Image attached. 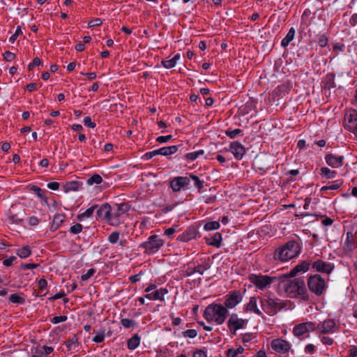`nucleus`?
I'll return each instance as SVG.
<instances>
[{"label": "nucleus", "instance_id": "nucleus-17", "mask_svg": "<svg viewBox=\"0 0 357 357\" xmlns=\"http://www.w3.org/2000/svg\"><path fill=\"white\" fill-rule=\"evenodd\" d=\"M325 160L328 165L333 168H338L343 165L344 156L336 155L333 153L326 154Z\"/></svg>", "mask_w": 357, "mask_h": 357}, {"label": "nucleus", "instance_id": "nucleus-59", "mask_svg": "<svg viewBox=\"0 0 357 357\" xmlns=\"http://www.w3.org/2000/svg\"><path fill=\"white\" fill-rule=\"evenodd\" d=\"M38 289L40 291H43L47 287V282L45 279L41 278L38 282Z\"/></svg>", "mask_w": 357, "mask_h": 357}, {"label": "nucleus", "instance_id": "nucleus-63", "mask_svg": "<svg viewBox=\"0 0 357 357\" xmlns=\"http://www.w3.org/2000/svg\"><path fill=\"white\" fill-rule=\"evenodd\" d=\"M102 24V20L100 18H96L92 20H91L88 23L89 27H94L97 26H100Z\"/></svg>", "mask_w": 357, "mask_h": 357}, {"label": "nucleus", "instance_id": "nucleus-10", "mask_svg": "<svg viewBox=\"0 0 357 357\" xmlns=\"http://www.w3.org/2000/svg\"><path fill=\"white\" fill-rule=\"evenodd\" d=\"M248 320L243 319L238 317L235 313L231 314L228 321L227 326L230 332L235 335L237 330L243 328L247 324Z\"/></svg>", "mask_w": 357, "mask_h": 357}, {"label": "nucleus", "instance_id": "nucleus-31", "mask_svg": "<svg viewBox=\"0 0 357 357\" xmlns=\"http://www.w3.org/2000/svg\"><path fill=\"white\" fill-rule=\"evenodd\" d=\"M306 333H307V329L306 328V325H305L304 323L296 325L293 330V333L296 337H300Z\"/></svg>", "mask_w": 357, "mask_h": 357}, {"label": "nucleus", "instance_id": "nucleus-3", "mask_svg": "<svg viewBox=\"0 0 357 357\" xmlns=\"http://www.w3.org/2000/svg\"><path fill=\"white\" fill-rule=\"evenodd\" d=\"M300 250L299 243L297 241H289L275 250L273 258L275 260L286 261L298 256Z\"/></svg>", "mask_w": 357, "mask_h": 357}, {"label": "nucleus", "instance_id": "nucleus-21", "mask_svg": "<svg viewBox=\"0 0 357 357\" xmlns=\"http://www.w3.org/2000/svg\"><path fill=\"white\" fill-rule=\"evenodd\" d=\"M210 268V265L208 263H205L203 264H199L198 266L195 267H188L185 275L186 276H190L195 273H199V274L202 275L205 271L208 270Z\"/></svg>", "mask_w": 357, "mask_h": 357}, {"label": "nucleus", "instance_id": "nucleus-60", "mask_svg": "<svg viewBox=\"0 0 357 357\" xmlns=\"http://www.w3.org/2000/svg\"><path fill=\"white\" fill-rule=\"evenodd\" d=\"M105 340V333L102 331L98 333L93 338V341L96 343H100Z\"/></svg>", "mask_w": 357, "mask_h": 357}, {"label": "nucleus", "instance_id": "nucleus-2", "mask_svg": "<svg viewBox=\"0 0 357 357\" xmlns=\"http://www.w3.org/2000/svg\"><path fill=\"white\" fill-rule=\"evenodd\" d=\"M228 314L229 312L224 305L213 303L206 307L204 317L208 322L214 321L220 325L225 321Z\"/></svg>", "mask_w": 357, "mask_h": 357}, {"label": "nucleus", "instance_id": "nucleus-4", "mask_svg": "<svg viewBox=\"0 0 357 357\" xmlns=\"http://www.w3.org/2000/svg\"><path fill=\"white\" fill-rule=\"evenodd\" d=\"M308 289L318 297L325 294L327 289L326 280L319 274L310 275L307 281Z\"/></svg>", "mask_w": 357, "mask_h": 357}, {"label": "nucleus", "instance_id": "nucleus-36", "mask_svg": "<svg viewBox=\"0 0 357 357\" xmlns=\"http://www.w3.org/2000/svg\"><path fill=\"white\" fill-rule=\"evenodd\" d=\"M204 150H199L197 151L188 153L185 155V158L187 160H189L190 161H193V160H196L199 156L204 155Z\"/></svg>", "mask_w": 357, "mask_h": 357}, {"label": "nucleus", "instance_id": "nucleus-25", "mask_svg": "<svg viewBox=\"0 0 357 357\" xmlns=\"http://www.w3.org/2000/svg\"><path fill=\"white\" fill-rule=\"evenodd\" d=\"M179 146H164L159 149L155 150L156 155H162L164 156H169L172 154L175 153L178 149Z\"/></svg>", "mask_w": 357, "mask_h": 357}, {"label": "nucleus", "instance_id": "nucleus-18", "mask_svg": "<svg viewBox=\"0 0 357 357\" xmlns=\"http://www.w3.org/2000/svg\"><path fill=\"white\" fill-rule=\"evenodd\" d=\"M229 151H231L236 160H241L245 153V147L238 142L231 143Z\"/></svg>", "mask_w": 357, "mask_h": 357}, {"label": "nucleus", "instance_id": "nucleus-9", "mask_svg": "<svg viewBox=\"0 0 357 357\" xmlns=\"http://www.w3.org/2000/svg\"><path fill=\"white\" fill-rule=\"evenodd\" d=\"M310 262L308 261H303L301 263L296 265L294 268H292L289 273L279 275V280L280 283L284 282L282 279L284 278H289L295 277L299 273H305L307 272L310 267Z\"/></svg>", "mask_w": 357, "mask_h": 357}, {"label": "nucleus", "instance_id": "nucleus-39", "mask_svg": "<svg viewBox=\"0 0 357 357\" xmlns=\"http://www.w3.org/2000/svg\"><path fill=\"white\" fill-rule=\"evenodd\" d=\"M244 351V348L241 346H240L236 349H229L227 351V357H235L238 354H242Z\"/></svg>", "mask_w": 357, "mask_h": 357}, {"label": "nucleus", "instance_id": "nucleus-40", "mask_svg": "<svg viewBox=\"0 0 357 357\" xmlns=\"http://www.w3.org/2000/svg\"><path fill=\"white\" fill-rule=\"evenodd\" d=\"M31 253V249L29 246H24L18 250L17 254L21 258H26Z\"/></svg>", "mask_w": 357, "mask_h": 357}, {"label": "nucleus", "instance_id": "nucleus-53", "mask_svg": "<svg viewBox=\"0 0 357 357\" xmlns=\"http://www.w3.org/2000/svg\"><path fill=\"white\" fill-rule=\"evenodd\" d=\"M31 190L36 192L37 196L41 199H43L45 197V191L40 189L39 187L36 185H33L31 187Z\"/></svg>", "mask_w": 357, "mask_h": 357}, {"label": "nucleus", "instance_id": "nucleus-55", "mask_svg": "<svg viewBox=\"0 0 357 357\" xmlns=\"http://www.w3.org/2000/svg\"><path fill=\"white\" fill-rule=\"evenodd\" d=\"M22 31L21 29V27L20 26H18L16 29L15 33L10 37V38H9L10 42L14 43V41L17 39V38L20 35H22Z\"/></svg>", "mask_w": 357, "mask_h": 357}, {"label": "nucleus", "instance_id": "nucleus-50", "mask_svg": "<svg viewBox=\"0 0 357 357\" xmlns=\"http://www.w3.org/2000/svg\"><path fill=\"white\" fill-rule=\"evenodd\" d=\"M299 174V170L298 169H293L287 172L286 173L287 176H289V177L287 178L288 182H292L294 181L296 179L294 178V176H296Z\"/></svg>", "mask_w": 357, "mask_h": 357}, {"label": "nucleus", "instance_id": "nucleus-12", "mask_svg": "<svg viewBox=\"0 0 357 357\" xmlns=\"http://www.w3.org/2000/svg\"><path fill=\"white\" fill-rule=\"evenodd\" d=\"M271 344L274 351L282 354L288 353L291 347L289 342L281 338L273 340Z\"/></svg>", "mask_w": 357, "mask_h": 357}, {"label": "nucleus", "instance_id": "nucleus-37", "mask_svg": "<svg viewBox=\"0 0 357 357\" xmlns=\"http://www.w3.org/2000/svg\"><path fill=\"white\" fill-rule=\"evenodd\" d=\"M10 302L17 304H24L25 303L24 298L20 296L17 294H13L9 296Z\"/></svg>", "mask_w": 357, "mask_h": 357}, {"label": "nucleus", "instance_id": "nucleus-14", "mask_svg": "<svg viewBox=\"0 0 357 357\" xmlns=\"http://www.w3.org/2000/svg\"><path fill=\"white\" fill-rule=\"evenodd\" d=\"M335 321L328 319L317 325V332L321 334L333 333L335 331Z\"/></svg>", "mask_w": 357, "mask_h": 357}, {"label": "nucleus", "instance_id": "nucleus-6", "mask_svg": "<svg viewBox=\"0 0 357 357\" xmlns=\"http://www.w3.org/2000/svg\"><path fill=\"white\" fill-rule=\"evenodd\" d=\"M165 241L158 235L150 236L147 241L141 243L139 248L144 250V253L152 255L157 252L163 246Z\"/></svg>", "mask_w": 357, "mask_h": 357}, {"label": "nucleus", "instance_id": "nucleus-52", "mask_svg": "<svg viewBox=\"0 0 357 357\" xmlns=\"http://www.w3.org/2000/svg\"><path fill=\"white\" fill-rule=\"evenodd\" d=\"M3 59L6 61H12L15 58V54L10 51H6L3 54Z\"/></svg>", "mask_w": 357, "mask_h": 357}, {"label": "nucleus", "instance_id": "nucleus-51", "mask_svg": "<svg viewBox=\"0 0 357 357\" xmlns=\"http://www.w3.org/2000/svg\"><path fill=\"white\" fill-rule=\"evenodd\" d=\"M318 43L320 47H325L328 45V38L326 36V35L323 34V35H321L319 38H318Z\"/></svg>", "mask_w": 357, "mask_h": 357}, {"label": "nucleus", "instance_id": "nucleus-54", "mask_svg": "<svg viewBox=\"0 0 357 357\" xmlns=\"http://www.w3.org/2000/svg\"><path fill=\"white\" fill-rule=\"evenodd\" d=\"M68 317L66 315H63V316H58V317H53L52 319H51V322L52 324H59L60 322H63V321H66L67 320Z\"/></svg>", "mask_w": 357, "mask_h": 357}, {"label": "nucleus", "instance_id": "nucleus-7", "mask_svg": "<svg viewBox=\"0 0 357 357\" xmlns=\"http://www.w3.org/2000/svg\"><path fill=\"white\" fill-rule=\"evenodd\" d=\"M259 300L262 310L268 315H274L284 307V305L278 300L265 297H260Z\"/></svg>", "mask_w": 357, "mask_h": 357}, {"label": "nucleus", "instance_id": "nucleus-42", "mask_svg": "<svg viewBox=\"0 0 357 357\" xmlns=\"http://www.w3.org/2000/svg\"><path fill=\"white\" fill-rule=\"evenodd\" d=\"M190 177L195 181V185L196 188H197L198 189V191L200 192V190L203 188L204 187V181H201L198 176H195V175H193V174H190Z\"/></svg>", "mask_w": 357, "mask_h": 357}, {"label": "nucleus", "instance_id": "nucleus-35", "mask_svg": "<svg viewBox=\"0 0 357 357\" xmlns=\"http://www.w3.org/2000/svg\"><path fill=\"white\" fill-rule=\"evenodd\" d=\"M321 174L326 178H333L335 177L337 173L334 170H331L328 167H321L320 169Z\"/></svg>", "mask_w": 357, "mask_h": 357}, {"label": "nucleus", "instance_id": "nucleus-43", "mask_svg": "<svg viewBox=\"0 0 357 357\" xmlns=\"http://www.w3.org/2000/svg\"><path fill=\"white\" fill-rule=\"evenodd\" d=\"M66 216L63 213H56L54 215L53 222L55 225L61 226L64 222Z\"/></svg>", "mask_w": 357, "mask_h": 357}, {"label": "nucleus", "instance_id": "nucleus-46", "mask_svg": "<svg viewBox=\"0 0 357 357\" xmlns=\"http://www.w3.org/2000/svg\"><path fill=\"white\" fill-rule=\"evenodd\" d=\"M120 234L119 231H113L108 236V241L112 244H115L119 239Z\"/></svg>", "mask_w": 357, "mask_h": 357}, {"label": "nucleus", "instance_id": "nucleus-26", "mask_svg": "<svg viewBox=\"0 0 357 357\" xmlns=\"http://www.w3.org/2000/svg\"><path fill=\"white\" fill-rule=\"evenodd\" d=\"M295 33H296V31H295V29L294 27H291L289 30L287 34L282 40V42H281V45L283 47H287L289 45V44L290 43V42H291L294 40V36H295Z\"/></svg>", "mask_w": 357, "mask_h": 357}, {"label": "nucleus", "instance_id": "nucleus-20", "mask_svg": "<svg viewBox=\"0 0 357 357\" xmlns=\"http://www.w3.org/2000/svg\"><path fill=\"white\" fill-rule=\"evenodd\" d=\"M245 312H253L255 314L263 317L262 312L257 307V299L255 296L251 297L248 303L246 305Z\"/></svg>", "mask_w": 357, "mask_h": 357}, {"label": "nucleus", "instance_id": "nucleus-13", "mask_svg": "<svg viewBox=\"0 0 357 357\" xmlns=\"http://www.w3.org/2000/svg\"><path fill=\"white\" fill-rule=\"evenodd\" d=\"M312 267L317 272L330 274L333 271L335 266L332 263L318 259L312 264Z\"/></svg>", "mask_w": 357, "mask_h": 357}, {"label": "nucleus", "instance_id": "nucleus-19", "mask_svg": "<svg viewBox=\"0 0 357 357\" xmlns=\"http://www.w3.org/2000/svg\"><path fill=\"white\" fill-rule=\"evenodd\" d=\"M198 231L195 227H190L181 234L178 236L177 240L182 242H188L197 237Z\"/></svg>", "mask_w": 357, "mask_h": 357}, {"label": "nucleus", "instance_id": "nucleus-8", "mask_svg": "<svg viewBox=\"0 0 357 357\" xmlns=\"http://www.w3.org/2000/svg\"><path fill=\"white\" fill-rule=\"evenodd\" d=\"M128 211V204L122 203L115 204L112 207L110 218H109V225L112 226H119L121 224V217Z\"/></svg>", "mask_w": 357, "mask_h": 357}, {"label": "nucleus", "instance_id": "nucleus-45", "mask_svg": "<svg viewBox=\"0 0 357 357\" xmlns=\"http://www.w3.org/2000/svg\"><path fill=\"white\" fill-rule=\"evenodd\" d=\"M243 130L239 128L235 130L228 129L225 131V134L231 139H234L238 135L241 134Z\"/></svg>", "mask_w": 357, "mask_h": 357}, {"label": "nucleus", "instance_id": "nucleus-32", "mask_svg": "<svg viewBox=\"0 0 357 357\" xmlns=\"http://www.w3.org/2000/svg\"><path fill=\"white\" fill-rule=\"evenodd\" d=\"M98 207V205H93L89 207L84 213H80L77 215L78 220H82L84 218H90L93 215L95 209H96Z\"/></svg>", "mask_w": 357, "mask_h": 357}, {"label": "nucleus", "instance_id": "nucleus-41", "mask_svg": "<svg viewBox=\"0 0 357 357\" xmlns=\"http://www.w3.org/2000/svg\"><path fill=\"white\" fill-rule=\"evenodd\" d=\"M121 324L126 328H130L136 326V321L133 319L124 318L121 320Z\"/></svg>", "mask_w": 357, "mask_h": 357}, {"label": "nucleus", "instance_id": "nucleus-30", "mask_svg": "<svg viewBox=\"0 0 357 357\" xmlns=\"http://www.w3.org/2000/svg\"><path fill=\"white\" fill-rule=\"evenodd\" d=\"M140 337L138 334H135L131 338L128 339V348L130 350H134L140 344Z\"/></svg>", "mask_w": 357, "mask_h": 357}, {"label": "nucleus", "instance_id": "nucleus-23", "mask_svg": "<svg viewBox=\"0 0 357 357\" xmlns=\"http://www.w3.org/2000/svg\"><path fill=\"white\" fill-rule=\"evenodd\" d=\"M222 240V234L220 232H216L213 236L210 238H206V243L208 245L220 248L221 245Z\"/></svg>", "mask_w": 357, "mask_h": 357}, {"label": "nucleus", "instance_id": "nucleus-1", "mask_svg": "<svg viewBox=\"0 0 357 357\" xmlns=\"http://www.w3.org/2000/svg\"><path fill=\"white\" fill-rule=\"evenodd\" d=\"M287 278L282 279L284 282L280 283L282 285L284 291L291 297H295L297 294L299 295L304 301H308L310 296L306 288L305 282L301 278H295L293 280H287Z\"/></svg>", "mask_w": 357, "mask_h": 357}, {"label": "nucleus", "instance_id": "nucleus-34", "mask_svg": "<svg viewBox=\"0 0 357 357\" xmlns=\"http://www.w3.org/2000/svg\"><path fill=\"white\" fill-rule=\"evenodd\" d=\"M342 182L341 181L337 180V181H333L332 184L330 185L323 186L321 188L320 191L324 192L327 190H337L338 188H340V187L342 185Z\"/></svg>", "mask_w": 357, "mask_h": 357}, {"label": "nucleus", "instance_id": "nucleus-33", "mask_svg": "<svg viewBox=\"0 0 357 357\" xmlns=\"http://www.w3.org/2000/svg\"><path fill=\"white\" fill-rule=\"evenodd\" d=\"M24 215V211H22L20 213H17V214H13L10 211L9 218L12 223L19 224L23 221Z\"/></svg>", "mask_w": 357, "mask_h": 357}, {"label": "nucleus", "instance_id": "nucleus-11", "mask_svg": "<svg viewBox=\"0 0 357 357\" xmlns=\"http://www.w3.org/2000/svg\"><path fill=\"white\" fill-rule=\"evenodd\" d=\"M243 295L239 290L231 291L225 296V307L233 308L242 301Z\"/></svg>", "mask_w": 357, "mask_h": 357}, {"label": "nucleus", "instance_id": "nucleus-44", "mask_svg": "<svg viewBox=\"0 0 357 357\" xmlns=\"http://www.w3.org/2000/svg\"><path fill=\"white\" fill-rule=\"evenodd\" d=\"M348 123H352L351 126H349L350 129L355 130L357 128V113L350 114Z\"/></svg>", "mask_w": 357, "mask_h": 357}, {"label": "nucleus", "instance_id": "nucleus-48", "mask_svg": "<svg viewBox=\"0 0 357 357\" xmlns=\"http://www.w3.org/2000/svg\"><path fill=\"white\" fill-rule=\"evenodd\" d=\"M182 335L185 337L194 338L197 336V332L195 329H188L183 331Z\"/></svg>", "mask_w": 357, "mask_h": 357}, {"label": "nucleus", "instance_id": "nucleus-57", "mask_svg": "<svg viewBox=\"0 0 357 357\" xmlns=\"http://www.w3.org/2000/svg\"><path fill=\"white\" fill-rule=\"evenodd\" d=\"M173 136L172 135H166V136H159L156 138V142L158 143H166L172 139Z\"/></svg>", "mask_w": 357, "mask_h": 357}, {"label": "nucleus", "instance_id": "nucleus-38", "mask_svg": "<svg viewBox=\"0 0 357 357\" xmlns=\"http://www.w3.org/2000/svg\"><path fill=\"white\" fill-rule=\"evenodd\" d=\"M220 227V223L218 221H212L206 222L204 225V229L206 231H212L219 229Z\"/></svg>", "mask_w": 357, "mask_h": 357}, {"label": "nucleus", "instance_id": "nucleus-29", "mask_svg": "<svg viewBox=\"0 0 357 357\" xmlns=\"http://www.w3.org/2000/svg\"><path fill=\"white\" fill-rule=\"evenodd\" d=\"M180 59V54H176L172 59H165L162 61V65L164 68L170 69L176 66V63L178 60Z\"/></svg>", "mask_w": 357, "mask_h": 357}, {"label": "nucleus", "instance_id": "nucleus-24", "mask_svg": "<svg viewBox=\"0 0 357 357\" xmlns=\"http://www.w3.org/2000/svg\"><path fill=\"white\" fill-rule=\"evenodd\" d=\"M54 351L53 347L48 346L38 347L36 348L33 357H47Z\"/></svg>", "mask_w": 357, "mask_h": 357}, {"label": "nucleus", "instance_id": "nucleus-56", "mask_svg": "<svg viewBox=\"0 0 357 357\" xmlns=\"http://www.w3.org/2000/svg\"><path fill=\"white\" fill-rule=\"evenodd\" d=\"M96 271L93 268H90L87 271V272L81 276V279L83 281L87 280L89 278H90L94 273Z\"/></svg>", "mask_w": 357, "mask_h": 357}, {"label": "nucleus", "instance_id": "nucleus-62", "mask_svg": "<svg viewBox=\"0 0 357 357\" xmlns=\"http://www.w3.org/2000/svg\"><path fill=\"white\" fill-rule=\"evenodd\" d=\"M304 324L306 325V328L307 329V332L310 331H317V326L315 323L308 321V322H304Z\"/></svg>", "mask_w": 357, "mask_h": 357}, {"label": "nucleus", "instance_id": "nucleus-5", "mask_svg": "<svg viewBox=\"0 0 357 357\" xmlns=\"http://www.w3.org/2000/svg\"><path fill=\"white\" fill-rule=\"evenodd\" d=\"M278 278L279 276L272 277L266 275L254 273H252L248 276L249 281L252 282L256 287V288L260 290H264L269 287L272 283L276 280H279Z\"/></svg>", "mask_w": 357, "mask_h": 357}, {"label": "nucleus", "instance_id": "nucleus-16", "mask_svg": "<svg viewBox=\"0 0 357 357\" xmlns=\"http://www.w3.org/2000/svg\"><path fill=\"white\" fill-rule=\"evenodd\" d=\"M190 178L185 176H177L170 181V187L174 192H178L183 187L188 185Z\"/></svg>", "mask_w": 357, "mask_h": 357}, {"label": "nucleus", "instance_id": "nucleus-28", "mask_svg": "<svg viewBox=\"0 0 357 357\" xmlns=\"http://www.w3.org/2000/svg\"><path fill=\"white\" fill-rule=\"evenodd\" d=\"M324 88L331 89H333L336 86L335 82V74L334 73H328L326 75L324 79Z\"/></svg>", "mask_w": 357, "mask_h": 357}, {"label": "nucleus", "instance_id": "nucleus-61", "mask_svg": "<svg viewBox=\"0 0 357 357\" xmlns=\"http://www.w3.org/2000/svg\"><path fill=\"white\" fill-rule=\"evenodd\" d=\"M84 123L86 126L93 128L96 127V123L91 121L90 116H86L84 119Z\"/></svg>", "mask_w": 357, "mask_h": 357}, {"label": "nucleus", "instance_id": "nucleus-27", "mask_svg": "<svg viewBox=\"0 0 357 357\" xmlns=\"http://www.w3.org/2000/svg\"><path fill=\"white\" fill-rule=\"evenodd\" d=\"M81 187V184L79 181H73L67 182L65 185H63V190L66 192H68L70 191H77Z\"/></svg>", "mask_w": 357, "mask_h": 357}, {"label": "nucleus", "instance_id": "nucleus-58", "mask_svg": "<svg viewBox=\"0 0 357 357\" xmlns=\"http://www.w3.org/2000/svg\"><path fill=\"white\" fill-rule=\"evenodd\" d=\"M77 343V338L75 335H74L73 337L69 338L66 342V346L68 348V349H71V347L73 344H75Z\"/></svg>", "mask_w": 357, "mask_h": 357}, {"label": "nucleus", "instance_id": "nucleus-22", "mask_svg": "<svg viewBox=\"0 0 357 357\" xmlns=\"http://www.w3.org/2000/svg\"><path fill=\"white\" fill-rule=\"evenodd\" d=\"M168 291L165 288H160L159 289L155 290L153 292L147 294L145 297L149 300H164V296L167 294Z\"/></svg>", "mask_w": 357, "mask_h": 357}, {"label": "nucleus", "instance_id": "nucleus-15", "mask_svg": "<svg viewBox=\"0 0 357 357\" xmlns=\"http://www.w3.org/2000/svg\"><path fill=\"white\" fill-rule=\"evenodd\" d=\"M96 211V219L106 221L109 224V218H110L112 213V206L107 204H103L98 206Z\"/></svg>", "mask_w": 357, "mask_h": 357}, {"label": "nucleus", "instance_id": "nucleus-47", "mask_svg": "<svg viewBox=\"0 0 357 357\" xmlns=\"http://www.w3.org/2000/svg\"><path fill=\"white\" fill-rule=\"evenodd\" d=\"M102 181V177L99 174H93L92 176H91L89 180L88 183L91 185L92 184H100Z\"/></svg>", "mask_w": 357, "mask_h": 357}, {"label": "nucleus", "instance_id": "nucleus-64", "mask_svg": "<svg viewBox=\"0 0 357 357\" xmlns=\"http://www.w3.org/2000/svg\"><path fill=\"white\" fill-rule=\"evenodd\" d=\"M193 357H207V354L202 349H197L193 354Z\"/></svg>", "mask_w": 357, "mask_h": 357}, {"label": "nucleus", "instance_id": "nucleus-49", "mask_svg": "<svg viewBox=\"0 0 357 357\" xmlns=\"http://www.w3.org/2000/svg\"><path fill=\"white\" fill-rule=\"evenodd\" d=\"M82 225L79 223H77L73 225L70 228V232L74 234H79L82 231Z\"/></svg>", "mask_w": 357, "mask_h": 357}]
</instances>
